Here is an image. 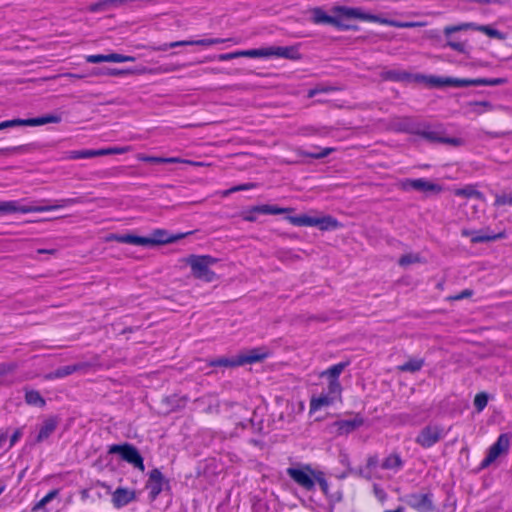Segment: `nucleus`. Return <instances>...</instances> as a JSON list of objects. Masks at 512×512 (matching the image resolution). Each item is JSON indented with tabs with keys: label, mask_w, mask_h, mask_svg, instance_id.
Listing matches in <instances>:
<instances>
[{
	"label": "nucleus",
	"mask_w": 512,
	"mask_h": 512,
	"mask_svg": "<svg viewBox=\"0 0 512 512\" xmlns=\"http://www.w3.org/2000/svg\"><path fill=\"white\" fill-rule=\"evenodd\" d=\"M336 16H330L320 7H315L310 10L311 21L315 24H328L340 30H350L355 27L345 22L346 19H360L369 22L387 23L386 20H381L378 16L364 13L359 8H350L345 6H335L332 9Z\"/></svg>",
	"instance_id": "obj_1"
},
{
	"label": "nucleus",
	"mask_w": 512,
	"mask_h": 512,
	"mask_svg": "<svg viewBox=\"0 0 512 512\" xmlns=\"http://www.w3.org/2000/svg\"><path fill=\"white\" fill-rule=\"evenodd\" d=\"M286 472L287 475L301 488L307 491H312L315 487V483H318L323 493H328L329 484L325 479L324 472L314 470L310 465L289 467Z\"/></svg>",
	"instance_id": "obj_2"
},
{
	"label": "nucleus",
	"mask_w": 512,
	"mask_h": 512,
	"mask_svg": "<svg viewBox=\"0 0 512 512\" xmlns=\"http://www.w3.org/2000/svg\"><path fill=\"white\" fill-rule=\"evenodd\" d=\"M466 30H475L484 33L488 37L504 40L505 35L490 27L489 25H477L473 22H466V23H460L458 25H450L446 26L443 30V33L447 39L446 46L450 47L451 49L459 52V53H465L466 52V43L465 42H458L454 41L452 39V34L459 32V31H466Z\"/></svg>",
	"instance_id": "obj_3"
},
{
	"label": "nucleus",
	"mask_w": 512,
	"mask_h": 512,
	"mask_svg": "<svg viewBox=\"0 0 512 512\" xmlns=\"http://www.w3.org/2000/svg\"><path fill=\"white\" fill-rule=\"evenodd\" d=\"M76 203H83L82 198H67L58 201V204L55 205H46V206H26L20 205L17 201H0V213L10 214V213H31V212H47L56 210L58 208H63L66 206H70Z\"/></svg>",
	"instance_id": "obj_4"
},
{
	"label": "nucleus",
	"mask_w": 512,
	"mask_h": 512,
	"mask_svg": "<svg viewBox=\"0 0 512 512\" xmlns=\"http://www.w3.org/2000/svg\"><path fill=\"white\" fill-rule=\"evenodd\" d=\"M185 262L191 267L194 278L205 282H212L216 279V274L210 268L218 262L217 258L210 255H190Z\"/></svg>",
	"instance_id": "obj_5"
},
{
	"label": "nucleus",
	"mask_w": 512,
	"mask_h": 512,
	"mask_svg": "<svg viewBox=\"0 0 512 512\" xmlns=\"http://www.w3.org/2000/svg\"><path fill=\"white\" fill-rule=\"evenodd\" d=\"M287 220L295 226L318 227L322 231L338 229L341 224L332 216L311 217L308 215L289 216Z\"/></svg>",
	"instance_id": "obj_6"
},
{
	"label": "nucleus",
	"mask_w": 512,
	"mask_h": 512,
	"mask_svg": "<svg viewBox=\"0 0 512 512\" xmlns=\"http://www.w3.org/2000/svg\"><path fill=\"white\" fill-rule=\"evenodd\" d=\"M109 453L120 455L124 461L133 465L135 468H138L142 472L145 469L142 456L136 447L131 444L126 443L122 445H112L109 448Z\"/></svg>",
	"instance_id": "obj_7"
},
{
	"label": "nucleus",
	"mask_w": 512,
	"mask_h": 512,
	"mask_svg": "<svg viewBox=\"0 0 512 512\" xmlns=\"http://www.w3.org/2000/svg\"><path fill=\"white\" fill-rule=\"evenodd\" d=\"M188 234H190V232L185 234L182 233L177 235H170L166 230L157 229L153 231L151 237L137 236L135 241L137 242V246H154L175 242Z\"/></svg>",
	"instance_id": "obj_8"
},
{
	"label": "nucleus",
	"mask_w": 512,
	"mask_h": 512,
	"mask_svg": "<svg viewBox=\"0 0 512 512\" xmlns=\"http://www.w3.org/2000/svg\"><path fill=\"white\" fill-rule=\"evenodd\" d=\"M414 134L421 136L422 138L426 139L429 142L443 143L455 147L461 146L464 143L461 138L445 137L442 135V132L439 129H433L431 127H416Z\"/></svg>",
	"instance_id": "obj_9"
},
{
	"label": "nucleus",
	"mask_w": 512,
	"mask_h": 512,
	"mask_svg": "<svg viewBox=\"0 0 512 512\" xmlns=\"http://www.w3.org/2000/svg\"><path fill=\"white\" fill-rule=\"evenodd\" d=\"M510 446V437L508 434H501L497 441L489 448L487 456L481 462V468H487L495 462L500 456L508 453Z\"/></svg>",
	"instance_id": "obj_10"
},
{
	"label": "nucleus",
	"mask_w": 512,
	"mask_h": 512,
	"mask_svg": "<svg viewBox=\"0 0 512 512\" xmlns=\"http://www.w3.org/2000/svg\"><path fill=\"white\" fill-rule=\"evenodd\" d=\"M444 435V430L439 425H427L417 435L415 442L423 448H430Z\"/></svg>",
	"instance_id": "obj_11"
},
{
	"label": "nucleus",
	"mask_w": 512,
	"mask_h": 512,
	"mask_svg": "<svg viewBox=\"0 0 512 512\" xmlns=\"http://www.w3.org/2000/svg\"><path fill=\"white\" fill-rule=\"evenodd\" d=\"M399 189L403 191L417 190L421 192H440L441 187L423 178L404 179L397 183Z\"/></svg>",
	"instance_id": "obj_12"
},
{
	"label": "nucleus",
	"mask_w": 512,
	"mask_h": 512,
	"mask_svg": "<svg viewBox=\"0 0 512 512\" xmlns=\"http://www.w3.org/2000/svg\"><path fill=\"white\" fill-rule=\"evenodd\" d=\"M406 503L418 512H433L434 505L429 494H410L405 497Z\"/></svg>",
	"instance_id": "obj_13"
},
{
	"label": "nucleus",
	"mask_w": 512,
	"mask_h": 512,
	"mask_svg": "<svg viewBox=\"0 0 512 512\" xmlns=\"http://www.w3.org/2000/svg\"><path fill=\"white\" fill-rule=\"evenodd\" d=\"M364 424V418L360 414H354L351 419H342L333 423L338 435H348Z\"/></svg>",
	"instance_id": "obj_14"
},
{
	"label": "nucleus",
	"mask_w": 512,
	"mask_h": 512,
	"mask_svg": "<svg viewBox=\"0 0 512 512\" xmlns=\"http://www.w3.org/2000/svg\"><path fill=\"white\" fill-rule=\"evenodd\" d=\"M164 484L165 479L163 474L158 469H153L149 474V479L146 484L151 500H155L161 493Z\"/></svg>",
	"instance_id": "obj_15"
},
{
	"label": "nucleus",
	"mask_w": 512,
	"mask_h": 512,
	"mask_svg": "<svg viewBox=\"0 0 512 512\" xmlns=\"http://www.w3.org/2000/svg\"><path fill=\"white\" fill-rule=\"evenodd\" d=\"M89 367H90V364L85 363V362L76 363L73 365L62 366V367H59L58 369H56L55 371L46 374L45 379L53 380V379H57V378H64V377H67L75 372L86 370Z\"/></svg>",
	"instance_id": "obj_16"
},
{
	"label": "nucleus",
	"mask_w": 512,
	"mask_h": 512,
	"mask_svg": "<svg viewBox=\"0 0 512 512\" xmlns=\"http://www.w3.org/2000/svg\"><path fill=\"white\" fill-rule=\"evenodd\" d=\"M135 498L134 490L119 487L112 494V503L116 508H121L134 501Z\"/></svg>",
	"instance_id": "obj_17"
},
{
	"label": "nucleus",
	"mask_w": 512,
	"mask_h": 512,
	"mask_svg": "<svg viewBox=\"0 0 512 512\" xmlns=\"http://www.w3.org/2000/svg\"><path fill=\"white\" fill-rule=\"evenodd\" d=\"M280 57L290 60H297L300 59V54L295 46H271L269 47V57Z\"/></svg>",
	"instance_id": "obj_18"
},
{
	"label": "nucleus",
	"mask_w": 512,
	"mask_h": 512,
	"mask_svg": "<svg viewBox=\"0 0 512 512\" xmlns=\"http://www.w3.org/2000/svg\"><path fill=\"white\" fill-rule=\"evenodd\" d=\"M267 357V351L264 349H251L239 354L236 358H238V363L240 365L250 364L259 362Z\"/></svg>",
	"instance_id": "obj_19"
},
{
	"label": "nucleus",
	"mask_w": 512,
	"mask_h": 512,
	"mask_svg": "<svg viewBox=\"0 0 512 512\" xmlns=\"http://www.w3.org/2000/svg\"><path fill=\"white\" fill-rule=\"evenodd\" d=\"M378 465H379L378 458L376 456H371L368 458L366 466L364 468L359 469V471H357V474L366 479H372L374 477H378V475H377ZM348 473L352 474V473H356V471H354L352 468H349Z\"/></svg>",
	"instance_id": "obj_20"
},
{
	"label": "nucleus",
	"mask_w": 512,
	"mask_h": 512,
	"mask_svg": "<svg viewBox=\"0 0 512 512\" xmlns=\"http://www.w3.org/2000/svg\"><path fill=\"white\" fill-rule=\"evenodd\" d=\"M57 420L55 418H47L43 421L39 433L36 437V442L40 443L46 440L56 429L57 427Z\"/></svg>",
	"instance_id": "obj_21"
},
{
	"label": "nucleus",
	"mask_w": 512,
	"mask_h": 512,
	"mask_svg": "<svg viewBox=\"0 0 512 512\" xmlns=\"http://www.w3.org/2000/svg\"><path fill=\"white\" fill-rule=\"evenodd\" d=\"M186 64H167L157 68H147L141 67L136 69L137 74H160V73H170L174 71H178L181 68L185 67Z\"/></svg>",
	"instance_id": "obj_22"
},
{
	"label": "nucleus",
	"mask_w": 512,
	"mask_h": 512,
	"mask_svg": "<svg viewBox=\"0 0 512 512\" xmlns=\"http://www.w3.org/2000/svg\"><path fill=\"white\" fill-rule=\"evenodd\" d=\"M61 120V116L49 114L37 118L25 119L24 121H19V123L26 126H40L48 123H59Z\"/></svg>",
	"instance_id": "obj_23"
},
{
	"label": "nucleus",
	"mask_w": 512,
	"mask_h": 512,
	"mask_svg": "<svg viewBox=\"0 0 512 512\" xmlns=\"http://www.w3.org/2000/svg\"><path fill=\"white\" fill-rule=\"evenodd\" d=\"M403 460L397 453H392L387 456L381 463V468L385 470H392L393 472H398L403 467Z\"/></svg>",
	"instance_id": "obj_24"
},
{
	"label": "nucleus",
	"mask_w": 512,
	"mask_h": 512,
	"mask_svg": "<svg viewBox=\"0 0 512 512\" xmlns=\"http://www.w3.org/2000/svg\"><path fill=\"white\" fill-rule=\"evenodd\" d=\"M391 129L398 132H407L414 134L416 126L413 125L412 121L409 118H401L396 119L391 123Z\"/></svg>",
	"instance_id": "obj_25"
},
{
	"label": "nucleus",
	"mask_w": 512,
	"mask_h": 512,
	"mask_svg": "<svg viewBox=\"0 0 512 512\" xmlns=\"http://www.w3.org/2000/svg\"><path fill=\"white\" fill-rule=\"evenodd\" d=\"M336 402L332 397H330L326 393H322L317 397H312L310 401V410L311 411H317L321 409L322 407L329 406Z\"/></svg>",
	"instance_id": "obj_26"
},
{
	"label": "nucleus",
	"mask_w": 512,
	"mask_h": 512,
	"mask_svg": "<svg viewBox=\"0 0 512 512\" xmlns=\"http://www.w3.org/2000/svg\"><path fill=\"white\" fill-rule=\"evenodd\" d=\"M290 208H280L277 206L272 205H261V206H255L252 208L253 212L262 213V214H271V215H277V214H283L291 211Z\"/></svg>",
	"instance_id": "obj_27"
},
{
	"label": "nucleus",
	"mask_w": 512,
	"mask_h": 512,
	"mask_svg": "<svg viewBox=\"0 0 512 512\" xmlns=\"http://www.w3.org/2000/svg\"><path fill=\"white\" fill-rule=\"evenodd\" d=\"M504 237H505L504 232H500V233L494 234V235H489V234H484L482 232L474 231L473 236L471 238V242L472 243L488 242V241H494L497 239H502Z\"/></svg>",
	"instance_id": "obj_28"
},
{
	"label": "nucleus",
	"mask_w": 512,
	"mask_h": 512,
	"mask_svg": "<svg viewBox=\"0 0 512 512\" xmlns=\"http://www.w3.org/2000/svg\"><path fill=\"white\" fill-rule=\"evenodd\" d=\"M25 401L29 405L44 407L46 402L45 399L40 395L38 391L30 390L25 394Z\"/></svg>",
	"instance_id": "obj_29"
},
{
	"label": "nucleus",
	"mask_w": 512,
	"mask_h": 512,
	"mask_svg": "<svg viewBox=\"0 0 512 512\" xmlns=\"http://www.w3.org/2000/svg\"><path fill=\"white\" fill-rule=\"evenodd\" d=\"M180 46H193V43L191 40H182V41H175L171 43H165L163 45L159 46H147L146 48L152 51H167L170 48L180 47Z\"/></svg>",
	"instance_id": "obj_30"
},
{
	"label": "nucleus",
	"mask_w": 512,
	"mask_h": 512,
	"mask_svg": "<svg viewBox=\"0 0 512 512\" xmlns=\"http://www.w3.org/2000/svg\"><path fill=\"white\" fill-rule=\"evenodd\" d=\"M346 366V362L335 364L322 372L321 376H327L329 380H338L339 375L343 372Z\"/></svg>",
	"instance_id": "obj_31"
},
{
	"label": "nucleus",
	"mask_w": 512,
	"mask_h": 512,
	"mask_svg": "<svg viewBox=\"0 0 512 512\" xmlns=\"http://www.w3.org/2000/svg\"><path fill=\"white\" fill-rule=\"evenodd\" d=\"M423 364H424L423 359L414 358V359H410L406 363L400 365L398 367V369L402 372H412L413 373V372L419 371L423 367Z\"/></svg>",
	"instance_id": "obj_32"
},
{
	"label": "nucleus",
	"mask_w": 512,
	"mask_h": 512,
	"mask_svg": "<svg viewBox=\"0 0 512 512\" xmlns=\"http://www.w3.org/2000/svg\"><path fill=\"white\" fill-rule=\"evenodd\" d=\"M342 387L339 380H329L327 392L335 401L341 400Z\"/></svg>",
	"instance_id": "obj_33"
},
{
	"label": "nucleus",
	"mask_w": 512,
	"mask_h": 512,
	"mask_svg": "<svg viewBox=\"0 0 512 512\" xmlns=\"http://www.w3.org/2000/svg\"><path fill=\"white\" fill-rule=\"evenodd\" d=\"M59 491L54 489L50 491L46 496H44L40 501H38L31 509L32 512H37L39 510L44 509V507L51 502L53 499L57 497Z\"/></svg>",
	"instance_id": "obj_34"
},
{
	"label": "nucleus",
	"mask_w": 512,
	"mask_h": 512,
	"mask_svg": "<svg viewBox=\"0 0 512 512\" xmlns=\"http://www.w3.org/2000/svg\"><path fill=\"white\" fill-rule=\"evenodd\" d=\"M416 79L424 80L431 87H447V77L438 76H417Z\"/></svg>",
	"instance_id": "obj_35"
},
{
	"label": "nucleus",
	"mask_w": 512,
	"mask_h": 512,
	"mask_svg": "<svg viewBox=\"0 0 512 512\" xmlns=\"http://www.w3.org/2000/svg\"><path fill=\"white\" fill-rule=\"evenodd\" d=\"M137 73L136 70L132 69H116V68H104L94 72L95 75H108V76H120Z\"/></svg>",
	"instance_id": "obj_36"
},
{
	"label": "nucleus",
	"mask_w": 512,
	"mask_h": 512,
	"mask_svg": "<svg viewBox=\"0 0 512 512\" xmlns=\"http://www.w3.org/2000/svg\"><path fill=\"white\" fill-rule=\"evenodd\" d=\"M455 195L457 196H463V197H475L479 200H483L484 196L480 191H477L472 186H466L461 189L455 190Z\"/></svg>",
	"instance_id": "obj_37"
},
{
	"label": "nucleus",
	"mask_w": 512,
	"mask_h": 512,
	"mask_svg": "<svg viewBox=\"0 0 512 512\" xmlns=\"http://www.w3.org/2000/svg\"><path fill=\"white\" fill-rule=\"evenodd\" d=\"M137 239L136 235L132 234H125V235H117V234H111L107 237V241H117L120 243H126L131 245H136L137 242L135 241Z\"/></svg>",
	"instance_id": "obj_38"
},
{
	"label": "nucleus",
	"mask_w": 512,
	"mask_h": 512,
	"mask_svg": "<svg viewBox=\"0 0 512 512\" xmlns=\"http://www.w3.org/2000/svg\"><path fill=\"white\" fill-rule=\"evenodd\" d=\"M241 57L258 58L269 57V47L240 51Z\"/></svg>",
	"instance_id": "obj_39"
},
{
	"label": "nucleus",
	"mask_w": 512,
	"mask_h": 512,
	"mask_svg": "<svg viewBox=\"0 0 512 512\" xmlns=\"http://www.w3.org/2000/svg\"><path fill=\"white\" fill-rule=\"evenodd\" d=\"M447 87H468V86H476L475 79H460L447 77Z\"/></svg>",
	"instance_id": "obj_40"
},
{
	"label": "nucleus",
	"mask_w": 512,
	"mask_h": 512,
	"mask_svg": "<svg viewBox=\"0 0 512 512\" xmlns=\"http://www.w3.org/2000/svg\"><path fill=\"white\" fill-rule=\"evenodd\" d=\"M468 105L473 107V112L477 114H482L493 109L492 104L488 101H472L469 102Z\"/></svg>",
	"instance_id": "obj_41"
},
{
	"label": "nucleus",
	"mask_w": 512,
	"mask_h": 512,
	"mask_svg": "<svg viewBox=\"0 0 512 512\" xmlns=\"http://www.w3.org/2000/svg\"><path fill=\"white\" fill-rule=\"evenodd\" d=\"M384 77L386 79L394 80V81H405V80H409L411 78V75L405 71L391 70V71H387L384 74Z\"/></svg>",
	"instance_id": "obj_42"
},
{
	"label": "nucleus",
	"mask_w": 512,
	"mask_h": 512,
	"mask_svg": "<svg viewBox=\"0 0 512 512\" xmlns=\"http://www.w3.org/2000/svg\"><path fill=\"white\" fill-rule=\"evenodd\" d=\"M476 86H498L503 85L507 83V80L505 78H494V79H487V78H477L475 79Z\"/></svg>",
	"instance_id": "obj_43"
},
{
	"label": "nucleus",
	"mask_w": 512,
	"mask_h": 512,
	"mask_svg": "<svg viewBox=\"0 0 512 512\" xmlns=\"http://www.w3.org/2000/svg\"><path fill=\"white\" fill-rule=\"evenodd\" d=\"M419 262H421L420 256L418 254H412V253L405 254V255L401 256L398 261L399 265L402 267H407L411 264H415V263H419Z\"/></svg>",
	"instance_id": "obj_44"
},
{
	"label": "nucleus",
	"mask_w": 512,
	"mask_h": 512,
	"mask_svg": "<svg viewBox=\"0 0 512 512\" xmlns=\"http://www.w3.org/2000/svg\"><path fill=\"white\" fill-rule=\"evenodd\" d=\"M111 0H100L94 4H91L88 7V10L90 12H102L106 11L107 9L114 7L113 2H110Z\"/></svg>",
	"instance_id": "obj_45"
},
{
	"label": "nucleus",
	"mask_w": 512,
	"mask_h": 512,
	"mask_svg": "<svg viewBox=\"0 0 512 512\" xmlns=\"http://www.w3.org/2000/svg\"><path fill=\"white\" fill-rule=\"evenodd\" d=\"M106 59H107V62H112V63H123V62H134L135 61V57H133V56H126V55H121L118 53L107 54Z\"/></svg>",
	"instance_id": "obj_46"
},
{
	"label": "nucleus",
	"mask_w": 512,
	"mask_h": 512,
	"mask_svg": "<svg viewBox=\"0 0 512 512\" xmlns=\"http://www.w3.org/2000/svg\"><path fill=\"white\" fill-rule=\"evenodd\" d=\"M233 39H221V38H207V39H200V40H191L193 45L197 46H212L220 43H224L225 41H232Z\"/></svg>",
	"instance_id": "obj_47"
},
{
	"label": "nucleus",
	"mask_w": 512,
	"mask_h": 512,
	"mask_svg": "<svg viewBox=\"0 0 512 512\" xmlns=\"http://www.w3.org/2000/svg\"><path fill=\"white\" fill-rule=\"evenodd\" d=\"M211 366L236 367L239 366L238 358H219L210 363Z\"/></svg>",
	"instance_id": "obj_48"
},
{
	"label": "nucleus",
	"mask_w": 512,
	"mask_h": 512,
	"mask_svg": "<svg viewBox=\"0 0 512 512\" xmlns=\"http://www.w3.org/2000/svg\"><path fill=\"white\" fill-rule=\"evenodd\" d=\"M512 205V193L496 194L494 206Z\"/></svg>",
	"instance_id": "obj_49"
},
{
	"label": "nucleus",
	"mask_w": 512,
	"mask_h": 512,
	"mask_svg": "<svg viewBox=\"0 0 512 512\" xmlns=\"http://www.w3.org/2000/svg\"><path fill=\"white\" fill-rule=\"evenodd\" d=\"M93 150H78L71 151L68 154L69 159H84V158H92Z\"/></svg>",
	"instance_id": "obj_50"
},
{
	"label": "nucleus",
	"mask_w": 512,
	"mask_h": 512,
	"mask_svg": "<svg viewBox=\"0 0 512 512\" xmlns=\"http://www.w3.org/2000/svg\"><path fill=\"white\" fill-rule=\"evenodd\" d=\"M488 403V397L485 393H478L474 398V406L478 411H482Z\"/></svg>",
	"instance_id": "obj_51"
},
{
	"label": "nucleus",
	"mask_w": 512,
	"mask_h": 512,
	"mask_svg": "<svg viewBox=\"0 0 512 512\" xmlns=\"http://www.w3.org/2000/svg\"><path fill=\"white\" fill-rule=\"evenodd\" d=\"M255 187V184L254 183H246V184H241V185H237V186H234L228 190H225L222 192V196L226 197L228 195H230L231 193H234V192H238V191H244V190H249V189H252Z\"/></svg>",
	"instance_id": "obj_52"
},
{
	"label": "nucleus",
	"mask_w": 512,
	"mask_h": 512,
	"mask_svg": "<svg viewBox=\"0 0 512 512\" xmlns=\"http://www.w3.org/2000/svg\"><path fill=\"white\" fill-rule=\"evenodd\" d=\"M334 151H335L334 148L327 147V148L322 149L318 153L302 152V155L307 156V157H311V158H314V159H321V158H324V157L328 156L330 153H332Z\"/></svg>",
	"instance_id": "obj_53"
},
{
	"label": "nucleus",
	"mask_w": 512,
	"mask_h": 512,
	"mask_svg": "<svg viewBox=\"0 0 512 512\" xmlns=\"http://www.w3.org/2000/svg\"><path fill=\"white\" fill-rule=\"evenodd\" d=\"M16 369V364L13 362L0 363V378L12 373Z\"/></svg>",
	"instance_id": "obj_54"
},
{
	"label": "nucleus",
	"mask_w": 512,
	"mask_h": 512,
	"mask_svg": "<svg viewBox=\"0 0 512 512\" xmlns=\"http://www.w3.org/2000/svg\"><path fill=\"white\" fill-rule=\"evenodd\" d=\"M86 61L88 63H101V62H107L106 55L98 54V55H88L86 56Z\"/></svg>",
	"instance_id": "obj_55"
},
{
	"label": "nucleus",
	"mask_w": 512,
	"mask_h": 512,
	"mask_svg": "<svg viewBox=\"0 0 512 512\" xmlns=\"http://www.w3.org/2000/svg\"><path fill=\"white\" fill-rule=\"evenodd\" d=\"M240 57H241L240 51H236V52H231V53L220 54L218 56V59L220 61H228V60H232V59H236V58H240Z\"/></svg>",
	"instance_id": "obj_56"
},
{
	"label": "nucleus",
	"mask_w": 512,
	"mask_h": 512,
	"mask_svg": "<svg viewBox=\"0 0 512 512\" xmlns=\"http://www.w3.org/2000/svg\"><path fill=\"white\" fill-rule=\"evenodd\" d=\"M109 149V155L111 154H124L131 150V147L125 146V147H113L108 148Z\"/></svg>",
	"instance_id": "obj_57"
},
{
	"label": "nucleus",
	"mask_w": 512,
	"mask_h": 512,
	"mask_svg": "<svg viewBox=\"0 0 512 512\" xmlns=\"http://www.w3.org/2000/svg\"><path fill=\"white\" fill-rule=\"evenodd\" d=\"M391 24L394 25L395 27H400V28H411V27H416V26L422 25L420 23H415V22H402V23L392 22Z\"/></svg>",
	"instance_id": "obj_58"
},
{
	"label": "nucleus",
	"mask_w": 512,
	"mask_h": 512,
	"mask_svg": "<svg viewBox=\"0 0 512 512\" xmlns=\"http://www.w3.org/2000/svg\"><path fill=\"white\" fill-rule=\"evenodd\" d=\"M22 436L21 429H17L10 438L9 448H11Z\"/></svg>",
	"instance_id": "obj_59"
},
{
	"label": "nucleus",
	"mask_w": 512,
	"mask_h": 512,
	"mask_svg": "<svg viewBox=\"0 0 512 512\" xmlns=\"http://www.w3.org/2000/svg\"><path fill=\"white\" fill-rule=\"evenodd\" d=\"M19 121H23V120L22 119H17V120L4 121V122L0 123V130L4 129L6 127H11V126H15V125H21L19 123Z\"/></svg>",
	"instance_id": "obj_60"
},
{
	"label": "nucleus",
	"mask_w": 512,
	"mask_h": 512,
	"mask_svg": "<svg viewBox=\"0 0 512 512\" xmlns=\"http://www.w3.org/2000/svg\"><path fill=\"white\" fill-rule=\"evenodd\" d=\"M374 492H375V495L376 497L380 500V501H384L386 499V493L384 492L383 489L379 488L378 486H374Z\"/></svg>",
	"instance_id": "obj_61"
},
{
	"label": "nucleus",
	"mask_w": 512,
	"mask_h": 512,
	"mask_svg": "<svg viewBox=\"0 0 512 512\" xmlns=\"http://www.w3.org/2000/svg\"><path fill=\"white\" fill-rule=\"evenodd\" d=\"M163 163H186V160L178 157H163Z\"/></svg>",
	"instance_id": "obj_62"
},
{
	"label": "nucleus",
	"mask_w": 512,
	"mask_h": 512,
	"mask_svg": "<svg viewBox=\"0 0 512 512\" xmlns=\"http://www.w3.org/2000/svg\"><path fill=\"white\" fill-rule=\"evenodd\" d=\"M105 155H109L108 148L93 150V157L105 156Z\"/></svg>",
	"instance_id": "obj_63"
},
{
	"label": "nucleus",
	"mask_w": 512,
	"mask_h": 512,
	"mask_svg": "<svg viewBox=\"0 0 512 512\" xmlns=\"http://www.w3.org/2000/svg\"><path fill=\"white\" fill-rule=\"evenodd\" d=\"M147 162L160 164L163 163V157L149 156Z\"/></svg>",
	"instance_id": "obj_64"
}]
</instances>
